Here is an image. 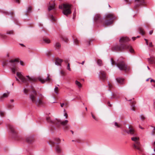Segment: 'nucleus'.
<instances>
[{"instance_id": "f257e3e1", "label": "nucleus", "mask_w": 155, "mask_h": 155, "mask_svg": "<svg viewBox=\"0 0 155 155\" xmlns=\"http://www.w3.org/2000/svg\"><path fill=\"white\" fill-rule=\"evenodd\" d=\"M16 75L21 81L25 83H27L28 81L32 83L36 82L38 80L41 83L44 84L46 82H50L51 80L49 74H48L47 77L45 79L43 78L41 76L35 78L33 76L30 77L29 75H27L25 77L23 76V73L21 72H17Z\"/></svg>"}, {"instance_id": "f03ea898", "label": "nucleus", "mask_w": 155, "mask_h": 155, "mask_svg": "<svg viewBox=\"0 0 155 155\" xmlns=\"http://www.w3.org/2000/svg\"><path fill=\"white\" fill-rule=\"evenodd\" d=\"M130 41L129 38L127 37H122L119 40L120 45H116L113 47L112 49L117 51H122L125 49H129L131 53L134 52V49L130 45L125 44V43Z\"/></svg>"}, {"instance_id": "7ed1b4c3", "label": "nucleus", "mask_w": 155, "mask_h": 155, "mask_svg": "<svg viewBox=\"0 0 155 155\" xmlns=\"http://www.w3.org/2000/svg\"><path fill=\"white\" fill-rule=\"evenodd\" d=\"M46 120L48 122H50L58 127H60L61 126H62L64 130H68L70 127V125L68 124V121L67 120L62 121L59 119H56L54 120H52L49 117H47Z\"/></svg>"}, {"instance_id": "20e7f679", "label": "nucleus", "mask_w": 155, "mask_h": 155, "mask_svg": "<svg viewBox=\"0 0 155 155\" xmlns=\"http://www.w3.org/2000/svg\"><path fill=\"white\" fill-rule=\"evenodd\" d=\"M31 88L33 91L32 93L29 95V98L30 101L33 103L35 104L37 106H40L43 105L44 104L43 101V97H37L36 91L34 90L32 87H31Z\"/></svg>"}, {"instance_id": "39448f33", "label": "nucleus", "mask_w": 155, "mask_h": 155, "mask_svg": "<svg viewBox=\"0 0 155 155\" xmlns=\"http://www.w3.org/2000/svg\"><path fill=\"white\" fill-rule=\"evenodd\" d=\"M110 61L113 66L114 65L117 66L120 70L125 71H126L129 70V68L127 67L126 64L124 61H118L117 63H116L114 61L113 58H111Z\"/></svg>"}, {"instance_id": "423d86ee", "label": "nucleus", "mask_w": 155, "mask_h": 155, "mask_svg": "<svg viewBox=\"0 0 155 155\" xmlns=\"http://www.w3.org/2000/svg\"><path fill=\"white\" fill-rule=\"evenodd\" d=\"M71 5L67 4H63L59 6V8L63 10V13L65 15L67 16L71 13Z\"/></svg>"}, {"instance_id": "0eeeda50", "label": "nucleus", "mask_w": 155, "mask_h": 155, "mask_svg": "<svg viewBox=\"0 0 155 155\" xmlns=\"http://www.w3.org/2000/svg\"><path fill=\"white\" fill-rule=\"evenodd\" d=\"M18 60L17 59L11 60L9 61L11 63L10 68L13 74H15L16 72L18 71V68L17 66V63H18Z\"/></svg>"}, {"instance_id": "6e6552de", "label": "nucleus", "mask_w": 155, "mask_h": 155, "mask_svg": "<svg viewBox=\"0 0 155 155\" xmlns=\"http://www.w3.org/2000/svg\"><path fill=\"white\" fill-rule=\"evenodd\" d=\"M132 140L135 142V144H133L134 147L139 150L140 152H142L143 150L141 148L140 142L139 141V137H132L131 138Z\"/></svg>"}, {"instance_id": "1a4fd4ad", "label": "nucleus", "mask_w": 155, "mask_h": 155, "mask_svg": "<svg viewBox=\"0 0 155 155\" xmlns=\"http://www.w3.org/2000/svg\"><path fill=\"white\" fill-rule=\"evenodd\" d=\"M94 19L96 23H100L103 21V18L100 14L95 15L94 18Z\"/></svg>"}, {"instance_id": "9d476101", "label": "nucleus", "mask_w": 155, "mask_h": 155, "mask_svg": "<svg viewBox=\"0 0 155 155\" xmlns=\"http://www.w3.org/2000/svg\"><path fill=\"white\" fill-rule=\"evenodd\" d=\"M9 129V132L14 136L16 135V133L15 127L12 125L9 124L7 126Z\"/></svg>"}, {"instance_id": "9b49d317", "label": "nucleus", "mask_w": 155, "mask_h": 155, "mask_svg": "<svg viewBox=\"0 0 155 155\" xmlns=\"http://www.w3.org/2000/svg\"><path fill=\"white\" fill-rule=\"evenodd\" d=\"M129 130H126L125 132L128 134H130L131 135H133L134 134L135 131L134 129L131 127H129Z\"/></svg>"}, {"instance_id": "f8f14e48", "label": "nucleus", "mask_w": 155, "mask_h": 155, "mask_svg": "<svg viewBox=\"0 0 155 155\" xmlns=\"http://www.w3.org/2000/svg\"><path fill=\"white\" fill-rule=\"evenodd\" d=\"M106 73L104 71H100L99 73L100 78L104 80L106 77Z\"/></svg>"}, {"instance_id": "ddd939ff", "label": "nucleus", "mask_w": 155, "mask_h": 155, "mask_svg": "<svg viewBox=\"0 0 155 155\" xmlns=\"http://www.w3.org/2000/svg\"><path fill=\"white\" fill-rule=\"evenodd\" d=\"M113 22V20H112L111 19L108 20H106L105 21L104 23V26L110 25L112 24Z\"/></svg>"}, {"instance_id": "4468645a", "label": "nucleus", "mask_w": 155, "mask_h": 155, "mask_svg": "<svg viewBox=\"0 0 155 155\" xmlns=\"http://www.w3.org/2000/svg\"><path fill=\"white\" fill-rule=\"evenodd\" d=\"M63 62V60L58 58L56 59L55 64L57 65L61 66V63Z\"/></svg>"}, {"instance_id": "2eb2a0df", "label": "nucleus", "mask_w": 155, "mask_h": 155, "mask_svg": "<svg viewBox=\"0 0 155 155\" xmlns=\"http://www.w3.org/2000/svg\"><path fill=\"white\" fill-rule=\"evenodd\" d=\"M55 151L57 153L60 154L61 152V149L59 146L57 145L55 147Z\"/></svg>"}, {"instance_id": "dca6fc26", "label": "nucleus", "mask_w": 155, "mask_h": 155, "mask_svg": "<svg viewBox=\"0 0 155 155\" xmlns=\"http://www.w3.org/2000/svg\"><path fill=\"white\" fill-rule=\"evenodd\" d=\"M33 141V138L31 137H28L26 138V141L29 143H31Z\"/></svg>"}, {"instance_id": "f3484780", "label": "nucleus", "mask_w": 155, "mask_h": 155, "mask_svg": "<svg viewBox=\"0 0 155 155\" xmlns=\"http://www.w3.org/2000/svg\"><path fill=\"white\" fill-rule=\"evenodd\" d=\"M116 80L117 82L120 84H123L124 83V80L123 78H117Z\"/></svg>"}, {"instance_id": "a211bd4d", "label": "nucleus", "mask_w": 155, "mask_h": 155, "mask_svg": "<svg viewBox=\"0 0 155 155\" xmlns=\"http://www.w3.org/2000/svg\"><path fill=\"white\" fill-rule=\"evenodd\" d=\"M55 4L54 3L50 5L48 7V9L49 11L55 9Z\"/></svg>"}, {"instance_id": "6ab92c4d", "label": "nucleus", "mask_w": 155, "mask_h": 155, "mask_svg": "<svg viewBox=\"0 0 155 155\" xmlns=\"http://www.w3.org/2000/svg\"><path fill=\"white\" fill-rule=\"evenodd\" d=\"M135 1L138 3L137 5L138 6L143 5L144 2V0H135Z\"/></svg>"}, {"instance_id": "aec40b11", "label": "nucleus", "mask_w": 155, "mask_h": 155, "mask_svg": "<svg viewBox=\"0 0 155 155\" xmlns=\"http://www.w3.org/2000/svg\"><path fill=\"white\" fill-rule=\"evenodd\" d=\"M114 15L112 14H108L105 15V18H110L113 20Z\"/></svg>"}, {"instance_id": "412c9836", "label": "nucleus", "mask_w": 155, "mask_h": 155, "mask_svg": "<svg viewBox=\"0 0 155 155\" xmlns=\"http://www.w3.org/2000/svg\"><path fill=\"white\" fill-rule=\"evenodd\" d=\"M138 31L139 32V33L141 34L142 35H143L145 34V32L143 31V29L141 28L140 27L138 29Z\"/></svg>"}, {"instance_id": "4be33fe9", "label": "nucleus", "mask_w": 155, "mask_h": 155, "mask_svg": "<svg viewBox=\"0 0 155 155\" xmlns=\"http://www.w3.org/2000/svg\"><path fill=\"white\" fill-rule=\"evenodd\" d=\"M9 94V92H8L7 93H4L3 94L2 96L1 97V99L3 98H7L8 97V95Z\"/></svg>"}, {"instance_id": "5701e85b", "label": "nucleus", "mask_w": 155, "mask_h": 155, "mask_svg": "<svg viewBox=\"0 0 155 155\" xmlns=\"http://www.w3.org/2000/svg\"><path fill=\"white\" fill-rule=\"evenodd\" d=\"M7 37V36L5 34H2L0 33V38L4 39H5Z\"/></svg>"}, {"instance_id": "b1692460", "label": "nucleus", "mask_w": 155, "mask_h": 155, "mask_svg": "<svg viewBox=\"0 0 155 155\" xmlns=\"http://www.w3.org/2000/svg\"><path fill=\"white\" fill-rule=\"evenodd\" d=\"M75 84L79 88H81V84L78 81L76 80L75 81Z\"/></svg>"}, {"instance_id": "393cba45", "label": "nucleus", "mask_w": 155, "mask_h": 155, "mask_svg": "<svg viewBox=\"0 0 155 155\" xmlns=\"http://www.w3.org/2000/svg\"><path fill=\"white\" fill-rule=\"evenodd\" d=\"M148 61L149 63L150 64H155V62L154 60L152 58H148Z\"/></svg>"}, {"instance_id": "a878e982", "label": "nucleus", "mask_w": 155, "mask_h": 155, "mask_svg": "<svg viewBox=\"0 0 155 155\" xmlns=\"http://www.w3.org/2000/svg\"><path fill=\"white\" fill-rule=\"evenodd\" d=\"M32 9V7L31 6H29L27 9L26 12L27 13H30Z\"/></svg>"}, {"instance_id": "bb28decb", "label": "nucleus", "mask_w": 155, "mask_h": 155, "mask_svg": "<svg viewBox=\"0 0 155 155\" xmlns=\"http://www.w3.org/2000/svg\"><path fill=\"white\" fill-rule=\"evenodd\" d=\"M49 17L53 21H56V18L54 17L51 14L49 15Z\"/></svg>"}, {"instance_id": "cd10ccee", "label": "nucleus", "mask_w": 155, "mask_h": 155, "mask_svg": "<svg viewBox=\"0 0 155 155\" xmlns=\"http://www.w3.org/2000/svg\"><path fill=\"white\" fill-rule=\"evenodd\" d=\"M55 47L59 48L61 47V45L60 43L58 42H57L55 45Z\"/></svg>"}, {"instance_id": "c85d7f7f", "label": "nucleus", "mask_w": 155, "mask_h": 155, "mask_svg": "<svg viewBox=\"0 0 155 155\" xmlns=\"http://www.w3.org/2000/svg\"><path fill=\"white\" fill-rule=\"evenodd\" d=\"M74 43L75 45H78L79 43V41L77 39H74Z\"/></svg>"}, {"instance_id": "c756f323", "label": "nucleus", "mask_w": 155, "mask_h": 155, "mask_svg": "<svg viewBox=\"0 0 155 155\" xmlns=\"http://www.w3.org/2000/svg\"><path fill=\"white\" fill-rule=\"evenodd\" d=\"M43 41L46 43H49L50 42V40L48 38H45L43 39Z\"/></svg>"}, {"instance_id": "7c9ffc66", "label": "nucleus", "mask_w": 155, "mask_h": 155, "mask_svg": "<svg viewBox=\"0 0 155 155\" xmlns=\"http://www.w3.org/2000/svg\"><path fill=\"white\" fill-rule=\"evenodd\" d=\"M7 34L8 35H13L14 34V32L12 30L8 31H7Z\"/></svg>"}, {"instance_id": "2f4dec72", "label": "nucleus", "mask_w": 155, "mask_h": 155, "mask_svg": "<svg viewBox=\"0 0 155 155\" xmlns=\"http://www.w3.org/2000/svg\"><path fill=\"white\" fill-rule=\"evenodd\" d=\"M54 92L56 94H58V88L57 87H56L54 89Z\"/></svg>"}, {"instance_id": "473e14b6", "label": "nucleus", "mask_w": 155, "mask_h": 155, "mask_svg": "<svg viewBox=\"0 0 155 155\" xmlns=\"http://www.w3.org/2000/svg\"><path fill=\"white\" fill-rule=\"evenodd\" d=\"M97 63L98 65L99 66H101L102 65V61L100 59L98 60L97 61Z\"/></svg>"}, {"instance_id": "72a5a7b5", "label": "nucleus", "mask_w": 155, "mask_h": 155, "mask_svg": "<svg viewBox=\"0 0 155 155\" xmlns=\"http://www.w3.org/2000/svg\"><path fill=\"white\" fill-rule=\"evenodd\" d=\"M62 39L63 41L66 42H68V38L66 37H63L62 38Z\"/></svg>"}, {"instance_id": "f704fd0d", "label": "nucleus", "mask_w": 155, "mask_h": 155, "mask_svg": "<svg viewBox=\"0 0 155 155\" xmlns=\"http://www.w3.org/2000/svg\"><path fill=\"white\" fill-rule=\"evenodd\" d=\"M131 110H135V106L134 104H132L131 106Z\"/></svg>"}, {"instance_id": "c9c22d12", "label": "nucleus", "mask_w": 155, "mask_h": 155, "mask_svg": "<svg viewBox=\"0 0 155 155\" xmlns=\"http://www.w3.org/2000/svg\"><path fill=\"white\" fill-rule=\"evenodd\" d=\"M55 140L57 142L56 144H58L59 143L60 140L59 138H56L55 139Z\"/></svg>"}, {"instance_id": "e433bc0d", "label": "nucleus", "mask_w": 155, "mask_h": 155, "mask_svg": "<svg viewBox=\"0 0 155 155\" xmlns=\"http://www.w3.org/2000/svg\"><path fill=\"white\" fill-rule=\"evenodd\" d=\"M49 144L51 145V146H54V144H55V143L54 142L51 140L50 141V143H49Z\"/></svg>"}, {"instance_id": "4c0bfd02", "label": "nucleus", "mask_w": 155, "mask_h": 155, "mask_svg": "<svg viewBox=\"0 0 155 155\" xmlns=\"http://www.w3.org/2000/svg\"><path fill=\"white\" fill-rule=\"evenodd\" d=\"M91 41L89 40L86 41L85 42L87 46H89L90 45Z\"/></svg>"}, {"instance_id": "58836bf2", "label": "nucleus", "mask_w": 155, "mask_h": 155, "mask_svg": "<svg viewBox=\"0 0 155 155\" xmlns=\"http://www.w3.org/2000/svg\"><path fill=\"white\" fill-rule=\"evenodd\" d=\"M111 98H117L116 97V94H114L112 93L111 95Z\"/></svg>"}, {"instance_id": "ea45409f", "label": "nucleus", "mask_w": 155, "mask_h": 155, "mask_svg": "<svg viewBox=\"0 0 155 155\" xmlns=\"http://www.w3.org/2000/svg\"><path fill=\"white\" fill-rule=\"evenodd\" d=\"M141 119L142 120H143L145 119V117L143 115H141L140 116Z\"/></svg>"}, {"instance_id": "a19ab883", "label": "nucleus", "mask_w": 155, "mask_h": 155, "mask_svg": "<svg viewBox=\"0 0 155 155\" xmlns=\"http://www.w3.org/2000/svg\"><path fill=\"white\" fill-rule=\"evenodd\" d=\"M67 69L69 70V71H71V69L70 67V64L69 63H68V64L67 67Z\"/></svg>"}, {"instance_id": "79ce46f5", "label": "nucleus", "mask_w": 155, "mask_h": 155, "mask_svg": "<svg viewBox=\"0 0 155 155\" xmlns=\"http://www.w3.org/2000/svg\"><path fill=\"white\" fill-rule=\"evenodd\" d=\"M114 125L115 126L117 127H120V125L118 124L116 122H114Z\"/></svg>"}, {"instance_id": "37998d69", "label": "nucleus", "mask_w": 155, "mask_h": 155, "mask_svg": "<svg viewBox=\"0 0 155 155\" xmlns=\"http://www.w3.org/2000/svg\"><path fill=\"white\" fill-rule=\"evenodd\" d=\"M4 115V113L2 111H0V115L1 116H3Z\"/></svg>"}, {"instance_id": "c03bdc74", "label": "nucleus", "mask_w": 155, "mask_h": 155, "mask_svg": "<svg viewBox=\"0 0 155 155\" xmlns=\"http://www.w3.org/2000/svg\"><path fill=\"white\" fill-rule=\"evenodd\" d=\"M24 92L25 94H27L28 92V91L27 90L25 89L24 90Z\"/></svg>"}, {"instance_id": "a18cd8bd", "label": "nucleus", "mask_w": 155, "mask_h": 155, "mask_svg": "<svg viewBox=\"0 0 155 155\" xmlns=\"http://www.w3.org/2000/svg\"><path fill=\"white\" fill-rule=\"evenodd\" d=\"M5 13L7 14V15H9V14L11 15H13L14 14V13L13 12H12L10 13H8L7 12H5Z\"/></svg>"}, {"instance_id": "49530a36", "label": "nucleus", "mask_w": 155, "mask_h": 155, "mask_svg": "<svg viewBox=\"0 0 155 155\" xmlns=\"http://www.w3.org/2000/svg\"><path fill=\"white\" fill-rule=\"evenodd\" d=\"M149 46L150 47H153V46L152 43L151 42H150L149 45Z\"/></svg>"}, {"instance_id": "de8ad7c7", "label": "nucleus", "mask_w": 155, "mask_h": 155, "mask_svg": "<svg viewBox=\"0 0 155 155\" xmlns=\"http://www.w3.org/2000/svg\"><path fill=\"white\" fill-rule=\"evenodd\" d=\"M20 64L22 66H24V65L23 62L22 61H20Z\"/></svg>"}, {"instance_id": "09e8293b", "label": "nucleus", "mask_w": 155, "mask_h": 155, "mask_svg": "<svg viewBox=\"0 0 155 155\" xmlns=\"http://www.w3.org/2000/svg\"><path fill=\"white\" fill-rule=\"evenodd\" d=\"M108 87H109V88L110 89L112 87V86L110 84L108 83Z\"/></svg>"}, {"instance_id": "8fccbe9b", "label": "nucleus", "mask_w": 155, "mask_h": 155, "mask_svg": "<svg viewBox=\"0 0 155 155\" xmlns=\"http://www.w3.org/2000/svg\"><path fill=\"white\" fill-rule=\"evenodd\" d=\"M14 2L19 4L20 3V1L19 0H13Z\"/></svg>"}, {"instance_id": "3c124183", "label": "nucleus", "mask_w": 155, "mask_h": 155, "mask_svg": "<svg viewBox=\"0 0 155 155\" xmlns=\"http://www.w3.org/2000/svg\"><path fill=\"white\" fill-rule=\"evenodd\" d=\"M60 104H61V107H64V103H60Z\"/></svg>"}, {"instance_id": "603ef678", "label": "nucleus", "mask_w": 155, "mask_h": 155, "mask_svg": "<svg viewBox=\"0 0 155 155\" xmlns=\"http://www.w3.org/2000/svg\"><path fill=\"white\" fill-rule=\"evenodd\" d=\"M60 73L62 75H64V73L63 71H61Z\"/></svg>"}, {"instance_id": "864d4df0", "label": "nucleus", "mask_w": 155, "mask_h": 155, "mask_svg": "<svg viewBox=\"0 0 155 155\" xmlns=\"http://www.w3.org/2000/svg\"><path fill=\"white\" fill-rule=\"evenodd\" d=\"M64 116L65 117V118H67L68 117V114L67 113H65L64 115Z\"/></svg>"}, {"instance_id": "5fc2aeb1", "label": "nucleus", "mask_w": 155, "mask_h": 155, "mask_svg": "<svg viewBox=\"0 0 155 155\" xmlns=\"http://www.w3.org/2000/svg\"><path fill=\"white\" fill-rule=\"evenodd\" d=\"M153 33V31H149V34L150 35H151V34H152Z\"/></svg>"}, {"instance_id": "6e6d98bb", "label": "nucleus", "mask_w": 155, "mask_h": 155, "mask_svg": "<svg viewBox=\"0 0 155 155\" xmlns=\"http://www.w3.org/2000/svg\"><path fill=\"white\" fill-rule=\"evenodd\" d=\"M92 117L94 119H95V120H97L96 118H95V117L93 115V114H92Z\"/></svg>"}, {"instance_id": "4d7b16f0", "label": "nucleus", "mask_w": 155, "mask_h": 155, "mask_svg": "<svg viewBox=\"0 0 155 155\" xmlns=\"http://www.w3.org/2000/svg\"><path fill=\"white\" fill-rule=\"evenodd\" d=\"M154 82V83H155V81L153 79H151L150 80V82Z\"/></svg>"}, {"instance_id": "13d9d810", "label": "nucleus", "mask_w": 155, "mask_h": 155, "mask_svg": "<svg viewBox=\"0 0 155 155\" xmlns=\"http://www.w3.org/2000/svg\"><path fill=\"white\" fill-rule=\"evenodd\" d=\"M137 38L136 37H133L132 38V39L133 41H134Z\"/></svg>"}, {"instance_id": "bf43d9fd", "label": "nucleus", "mask_w": 155, "mask_h": 155, "mask_svg": "<svg viewBox=\"0 0 155 155\" xmlns=\"http://www.w3.org/2000/svg\"><path fill=\"white\" fill-rule=\"evenodd\" d=\"M75 14H76V12H75V11L74 13H73V18H74L75 16Z\"/></svg>"}, {"instance_id": "052dcab7", "label": "nucleus", "mask_w": 155, "mask_h": 155, "mask_svg": "<svg viewBox=\"0 0 155 155\" xmlns=\"http://www.w3.org/2000/svg\"><path fill=\"white\" fill-rule=\"evenodd\" d=\"M124 1H125L126 2H127V3L129 4V1L128 0H124Z\"/></svg>"}, {"instance_id": "680f3d73", "label": "nucleus", "mask_w": 155, "mask_h": 155, "mask_svg": "<svg viewBox=\"0 0 155 155\" xmlns=\"http://www.w3.org/2000/svg\"><path fill=\"white\" fill-rule=\"evenodd\" d=\"M15 79H16V80L17 81H19V79L18 78H17L16 77H15Z\"/></svg>"}, {"instance_id": "e2e57ef3", "label": "nucleus", "mask_w": 155, "mask_h": 155, "mask_svg": "<svg viewBox=\"0 0 155 155\" xmlns=\"http://www.w3.org/2000/svg\"><path fill=\"white\" fill-rule=\"evenodd\" d=\"M10 101L11 103H12L14 101V100L13 99H11L10 100Z\"/></svg>"}, {"instance_id": "0e129e2a", "label": "nucleus", "mask_w": 155, "mask_h": 155, "mask_svg": "<svg viewBox=\"0 0 155 155\" xmlns=\"http://www.w3.org/2000/svg\"><path fill=\"white\" fill-rule=\"evenodd\" d=\"M139 127L142 129H143V128L140 125L139 126Z\"/></svg>"}, {"instance_id": "69168bd1", "label": "nucleus", "mask_w": 155, "mask_h": 155, "mask_svg": "<svg viewBox=\"0 0 155 155\" xmlns=\"http://www.w3.org/2000/svg\"><path fill=\"white\" fill-rule=\"evenodd\" d=\"M108 104H108V106H110V107H111V104H110V102H108Z\"/></svg>"}, {"instance_id": "338daca9", "label": "nucleus", "mask_w": 155, "mask_h": 155, "mask_svg": "<svg viewBox=\"0 0 155 155\" xmlns=\"http://www.w3.org/2000/svg\"><path fill=\"white\" fill-rule=\"evenodd\" d=\"M84 61H83L81 63V64L82 65H83L84 64Z\"/></svg>"}, {"instance_id": "774afa93", "label": "nucleus", "mask_w": 155, "mask_h": 155, "mask_svg": "<svg viewBox=\"0 0 155 155\" xmlns=\"http://www.w3.org/2000/svg\"><path fill=\"white\" fill-rule=\"evenodd\" d=\"M64 61H65V62H66V63H67V62H68V60H64Z\"/></svg>"}]
</instances>
